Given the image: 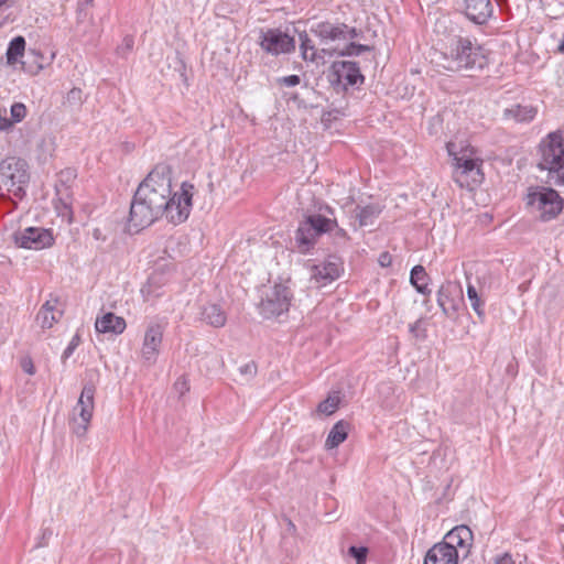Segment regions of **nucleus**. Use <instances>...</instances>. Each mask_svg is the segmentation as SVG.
I'll list each match as a JSON object with an SVG mask.
<instances>
[{"mask_svg":"<svg viewBox=\"0 0 564 564\" xmlns=\"http://www.w3.org/2000/svg\"><path fill=\"white\" fill-rule=\"evenodd\" d=\"M195 187L188 182L180 191L172 192V169L165 163L156 164L139 184L129 212H188Z\"/></svg>","mask_w":564,"mask_h":564,"instance_id":"nucleus-1","label":"nucleus"},{"mask_svg":"<svg viewBox=\"0 0 564 564\" xmlns=\"http://www.w3.org/2000/svg\"><path fill=\"white\" fill-rule=\"evenodd\" d=\"M311 32L325 45L336 43L329 47H323L321 53L325 55L358 56L362 52L370 51V47L355 42H348L357 36L355 28L345 23H332L329 21L318 22L311 28Z\"/></svg>","mask_w":564,"mask_h":564,"instance_id":"nucleus-2","label":"nucleus"},{"mask_svg":"<svg viewBox=\"0 0 564 564\" xmlns=\"http://www.w3.org/2000/svg\"><path fill=\"white\" fill-rule=\"evenodd\" d=\"M441 65L451 72L481 69L487 64L485 50L469 37L455 36L441 52Z\"/></svg>","mask_w":564,"mask_h":564,"instance_id":"nucleus-3","label":"nucleus"},{"mask_svg":"<svg viewBox=\"0 0 564 564\" xmlns=\"http://www.w3.org/2000/svg\"><path fill=\"white\" fill-rule=\"evenodd\" d=\"M538 166L564 182V131L550 132L539 144Z\"/></svg>","mask_w":564,"mask_h":564,"instance_id":"nucleus-4","label":"nucleus"},{"mask_svg":"<svg viewBox=\"0 0 564 564\" xmlns=\"http://www.w3.org/2000/svg\"><path fill=\"white\" fill-rule=\"evenodd\" d=\"M293 300V292L290 286V280L274 282L273 285L265 288L262 292L258 310L263 318L278 317L288 313Z\"/></svg>","mask_w":564,"mask_h":564,"instance_id":"nucleus-5","label":"nucleus"},{"mask_svg":"<svg viewBox=\"0 0 564 564\" xmlns=\"http://www.w3.org/2000/svg\"><path fill=\"white\" fill-rule=\"evenodd\" d=\"M29 182V165L25 160L11 156L0 163V184L14 197L23 198Z\"/></svg>","mask_w":564,"mask_h":564,"instance_id":"nucleus-6","label":"nucleus"},{"mask_svg":"<svg viewBox=\"0 0 564 564\" xmlns=\"http://www.w3.org/2000/svg\"><path fill=\"white\" fill-rule=\"evenodd\" d=\"M95 386L86 383L76 405L73 408L69 416V426L77 437H84L88 431L94 413Z\"/></svg>","mask_w":564,"mask_h":564,"instance_id":"nucleus-7","label":"nucleus"},{"mask_svg":"<svg viewBox=\"0 0 564 564\" xmlns=\"http://www.w3.org/2000/svg\"><path fill=\"white\" fill-rule=\"evenodd\" d=\"M334 225L335 221L323 217L322 214H310L295 232V241L300 252L307 253L315 245L316 238L330 231Z\"/></svg>","mask_w":564,"mask_h":564,"instance_id":"nucleus-8","label":"nucleus"},{"mask_svg":"<svg viewBox=\"0 0 564 564\" xmlns=\"http://www.w3.org/2000/svg\"><path fill=\"white\" fill-rule=\"evenodd\" d=\"M453 160V178L460 187L473 189L482 182L481 160L467 156L466 153L455 154Z\"/></svg>","mask_w":564,"mask_h":564,"instance_id":"nucleus-9","label":"nucleus"},{"mask_svg":"<svg viewBox=\"0 0 564 564\" xmlns=\"http://www.w3.org/2000/svg\"><path fill=\"white\" fill-rule=\"evenodd\" d=\"M15 247L29 250H42L54 243L51 230L42 227H26L19 229L11 235Z\"/></svg>","mask_w":564,"mask_h":564,"instance_id":"nucleus-10","label":"nucleus"},{"mask_svg":"<svg viewBox=\"0 0 564 564\" xmlns=\"http://www.w3.org/2000/svg\"><path fill=\"white\" fill-rule=\"evenodd\" d=\"M525 206L539 212H562L564 200L558 193L550 187L536 186L529 188L525 197Z\"/></svg>","mask_w":564,"mask_h":564,"instance_id":"nucleus-11","label":"nucleus"},{"mask_svg":"<svg viewBox=\"0 0 564 564\" xmlns=\"http://www.w3.org/2000/svg\"><path fill=\"white\" fill-rule=\"evenodd\" d=\"M76 177V170L72 167L64 169L57 174V180L55 183L56 197L53 200L56 212H72L74 207L72 187Z\"/></svg>","mask_w":564,"mask_h":564,"instance_id":"nucleus-12","label":"nucleus"},{"mask_svg":"<svg viewBox=\"0 0 564 564\" xmlns=\"http://www.w3.org/2000/svg\"><path fill=\"white\" fill-rule=\"evenodd\" d=\"M259 45L271 55L288 54L295 50L294 39L279 29L261 31Z\"/></svg>","mask_w":564,"mask_h":564,"instance_id":"nucleus-13","label":"nucleus"},{"mask_svg":"<svg viewBox=\"0 0 564 564\" xmlns=\"http://www.w3.org/2000/svg\"><path fill=\"white\" fill-rule=\"evenodd\" d=\"M330 83L334 86L347 89L348 86L362 84L365 77L356 62L336 61L332 64Z\"/></svg>","mask_w":564,"mask_h":564,"instance_id":"nucleus-14","label":"nucleus"},{"mask_svg":"<svg viewBox=\"0 0 564 564\" xmlns=\"http://www.w3.org/2000/svg\"><path fill=\"white\" fill-rule=\"evenodd\" d=\"M164 326L156 322H151L144 333L141 356L144 362L153 365L160 354L163 340Z\"/></svg>","mask_w":564,"mask_h":564,"instance_id":"nucleus-15","label":"nucleus"},{"mask_svg":"<svg viewBox=\"0 0 564 564\" xmlns=\"http://www.w3.org/2000/svg\"><path fill=\"white\" fill-rule=\"evenodd\" d=\"M462 294L460 286L455 283L447 282L441 285L437 291V304L445 315L451 316L457 312Z\"/></svg>","mask_w":564,"mask_h":564,"instance_id":"nucleus-16","label":"nucleus"},{"mask_svg":"<svg viewBox=\"0 0 564 564\" xmlns=\"http://www.w3.org/2000/svg\"><path fill=\"white\" fill-rule=\"evenodd\" d=\"M458 551L446 543L434 544L425 554L423 564H457Z\"/></svg>","mask_w":564,"mask_h":564,"instance_id":"nucleus-17","label":"nucleus"},{"mask_svg":"<svg viewBox=\"0 0 564 564\" xmlns=\"http://www.w3.org/2000/svg\"><path fill=\"white\" fill-rule=\"evenodd\" d=\"M341 264L336 257H328L323 263L312 268V278L325 285L339 278Z\"/></svg>","mask_w":564,"mask_h":564,"instance_id":"nucleus-18","label":"nucleus"},{"mask_svg":"<svg viewBox=\"0 0 564 564\" xmlns=\"http://www.w3.org/2000/svg\"><path fill=\"white\" fill-rule=\"evenodd\" d=\"M492 12L494 8L490 0H465V14L476 24L486 23Z\"/></svg>","mask_w":564,"mask_h":564,"instance_id":"nucleus-19","label":"nucleus"},{"mask_svg":"<svg viewBox=\"0 0 564 564\" xmlns=\"http://www.w3.org/2000/svg\"><path fill=\"white\" fill-rule=\"evenodd\" d=\"M127 327L124 318L115 315L111 312L105 313L101 317H97L95 328L98 333L119 335Z\"/></svg>","mask_w":564,"mask_h":564,"instance_id":"nucleus-20","label":"nucleus"},{"mask_svg":"<svg viewBox=\"0 0 564 564\" xmlns=\"http://www.w3.org/2000/svg\"><path fill=\"white\" fill-rule=\"evenodd\" d=\"M58 300L52 299L46 301L40 308L36 321L42 328H51L59 321L63 311L57 307Z\"/></svg>","mask_w":564,"mask_h":564,"instance_id":"nucleus-21","label":"nucleus"},{"mask_svg":"<svg viewBox=\"0 0 564 564\" xmlns=\"http://www.w3.org/2000/svg\"><path fill=\"white\" fill-rule=\"evenodd\" d=\"M199 315L200 321L215 328L224 327L227 322L226 312L216 303H208L202 306Z\"/></svg>","mask_w":564,"mask_h":564,"instance_id":"nucleus-22","label":"nucleus"},{"mask_svg":"<svg viewBox=\"0 0 564 564\" xmlns=\"http://www.w3.org/2000/svg\"><path fill=\"white\" fill-rule=\"evenodd\" d=\"M473 541L471 530L464 524L453 528L443 539V543L457 550V547L469 546Z\"/></svg>","mask_w":564,"mask_h":564,"instance_id":"nucleus-23","label":"nucleus"},{"mask_svg":"<svg viewBox=\"0 0 564 564\" xmlns=\"http://www.w3.org/2000/svg\"><path fill=\"white\" fill-rule=\"evenodd\" d=\"M538 113V109L532 105H513L503 110L506 119L513 120L517 123L531 122Z\"/></svg>","mask_w":564,"mask_h":564,"instance_id":"nucleus-24","label":"nucleus"},{"mask_svg":"<svg viewBox=\"0 0 564 564\" xmlns=\"http://www.w3.org/2000/svg\"><path fill=\"white\" fill-rule=\"evenodd\" d=\"M158 218L151 214H128L123 219V231L129 235L139 234L141 230L153 224Z\"/></svg>","mask_w":564,"mask_h":564,"instance_id":"nucleus-25","label":"nucleus"},{"mask_svg":"<svg viewBox=\"0 0 564 564\" xmlns=\"http://www.w3.org/2000/svg\"><path fill=\"white\" fill-rule=\"evenodd\" d=\"M349 430V422L344 420L336 422L326 438V447L329 449L338 447L347 438Z\"/></svg>","mask_w":564,"mask_h":564,"instance_id":"nucleus-26","label":"nucleus"},{"mask_svg":"<svg viewBox=\"0 0 564 564\" xmlns=\"http://www.w3.org/2000/svg\"><path fill=\"white\" fill-rule=\"evenodd\" d=\"M430 276L427 275L424 267L417 264L411 270L410 282L415 290L423 295H429L431 290L429 289Z\"/></svg>","mask_w":564,"mask_h":564,"instance_id":"nucleus-27","label":"nucleus"},{"mask_svg":"<svg viewBox=\"0 0 564 564\" xmlns=\"http://www.w3.org/2000/svg\"><path fill=\"white\" fill-rule=\"evenodd\" d=\"M300 39V50L304 61L316 62L319 58H323L325 54L321 53L313 41L310 39L306 32H302L299 34Z\"/></svg>","mask_w":564,"mask_h":564,"instance_id":"nucleus-28","label":"nucleus"},{"mask_svg":"<svg viewBox=\"0 0 564 564\" xmlns=\"http://www.w3.org/2000/svg\"><path fill=\"white\" fill-rule=\"evenodd\" d=\"M25 51V39L21 35L12 39L7 48V63L12 65L18 61V57L22 56Z\"/></svg>","mask_w":564,"mask_h":564,"instance_id":"nucleus-29","label":"nucleus"},{"mask_svg":"<svg viewBox=\"0 0 564 564\" xmlns=\"http://www.w3.org/2000/svg\"><path fill=\"white\" fill-rule=\"evenodd\" d=\"M467 297L470 301L471 307L477 314V316L482 321L485 318V302L482 301L481 296L478 294L476 288L468 283L467 285Z\"/></svg>","mask_w":564,"mask_h":564,"instance_id":"nucleus-30","label":"nucleus"},{"mask_svg":"<svg viewBox=\"0 0 564 564\" xmlns=\"http://www.w3.org/2000/svg\"><path fill=\"white\" fill-rule=\"evenodd\" d=\"M340 398L338 394H330L317 405V412L325 415L333 414L339 405Z\"/></svg>","mask_w":564,"mask_h":564,"instance_id":"nucleus-31","label":"nucleus"},{"mask_svg":"<svg viewBox=\"0 0 564 564\" xmlns=\"http://www.w3.org/2000/svg\"><path fill=\"white\" fill-rule=\"evenodd\" d=\"M348 553L356 560V564H365L367 560L368 549L364 546H350Z\"/></svg>","mask_w":564,"mask_h":564,"instance_id":"nucleus-32","label":"nucleus"},{"mask_svg":"<svg viewBox=\"0 0 564 564\" xmlns=\"http://www.w3.org/2000/svg\"><path fill=\"white\" fill-rule=\"evenodd\" d=\"M10 113L13 122H20L26 115V108L23 104L15 102L11 106Z\"/></svg>","mask_w":564,"mask_h":564,"instance_id":"nucleus-33","label":"nucleus"},{"mask_svg":"<svg viewBox=\"0 0 564 564\" xmlns=\"http://www.w3.org/2000/svg\"><path fill=\"white\" fill-rule=\"evenodd\" d=\"M80 344V336L78 334H75L73 336V338L70 339L69 344L67 345V347L65 348V350L63 351V355H62V361L65 362L66 359H68L74 350L78 347V345Z\"/></svg>","mask_w":564,"mask_h":564,"instance_id":"nucleus-34","label":"nucleus"},{"mask_svg":"<svg viewBox=\"0 0 564 564\" xmlns=\"http://www.w3.org/2000/svg\"><path fill=\"white\" fill-rule=\"evenodd\" d=\"M173 389L176 393H178L180 397L184 395L187 391H189L188 380L184 376L180 377L175 381Z\"/></svg>","mask_w":564,"mask_h":564,"instance_id":"nucleus-35","label":"nucleus"},{"mask_svg":"<svg viewBox=\"0 0 564 564\" xmlns=\"http://www.w3.org/2000/svg\"><path fill=\"white\" fill-rule=\"evenodd\" d=\"M133 45H134L133 37L130 35H127V36H124L122 44L118 47V53L121 55H126L132 51Z\"/></svg>","mask_w":564,"mask_h":564,"instance_id":"nucleus-36","label":"nucleus"},{"mask_svg":"<svg viewBox=\"0 0 564 564\" xmlns=\"http://www.w3.org/2000/svg\"><path fill=\"white\" fill-rule=\"evenodd\" d=\"M67 101L79 105L83 101V91L79 88H73L67 93Z\"/></svg>","mask_w":564,"mask_h":564,"instance_id":"nucleus-37","label":"nucleus"},{"mask_svg":"<svg viewBox=\"0 0 564 564\" xmlns=\"http://www.w3.org/2000/svg\"><path fill=\"white\" fill-rule=\"evenodd\" d=\"M278 83L286 87H294L301 83V78L299 75H290L279 78Z\"/></svg>","mask_w":564,"mask_h":564,"instance_id":"nucleus-38","label":"nucleus"},{"mask_svg":"<svg viewBox=\"0 0 564 564\" xmlns=\"http://www.w3.org/2000/svg\"><path fill=\"white\" fill-rule=\"evenodd\" d=\"M422 321L417 319L413 324H410V333L413 334L416 338H424L425 337V329L421 327Z\"/></svg>","mask_w":564,"mask_h":564,"instance_id":"nucleus-39","label":"nucleus"},{"mask_svg":"<svg viewBox=\"0 0 564 564\" xmlns=\"http://www.w3.org/2000/svg\"><path fill=\"white\" fill-rule=\"evenodd\" d=\"M12 122L13 121L8 119V117H7V109L0 108V130L1 131L8 130L12 126Z\"/></svg>","mask_w":564,"mask_h":564,"instance_id":"nucleus-40","label":"nucleus"},{"mask_svg":"<svg viewBox=\"0 0 564 564\" xmlns=\"http://www.w3.org/2000/svg\"><path fill=\"white\" fill-rule=\"evenodd\" d=\"M21 368L24 372L28 375H34L35 373V367L33 365V361L30 357H24L21 359Z\"/></svg>","mask_w":564,"mask_h":564,"instance_id":"nucleus-41","label":"nucleus"},{"mask_svg":"<svg viewBox=\"0 0 564 564\" xmlns=\"http://www.w3.org/2000/svg\"><path fill=\"white\" fill-rule=\"evenodd\" d=\"M239 370L242 375L253 377L257 373V365L253 361H251L241 366Z\"/></svg>","mask_w":564,"mask_h":564,"instance_id":"nucleus-42","label":"nucleus"},{"mask_svg":"<svg viewBox=\"0 0 564 564\" xmlns=\"http://www.w3.org/2000/svg\"><path fill=\"white\" fill-rule=\"evenodd\" d=\"M378 263L382 267V268H388L391 265L392 263V256L388 252V251H384V252H381L379 254V258H378Z\"/></svg>","mask_w":564,"mask_h":564,"instance_id":"nucleus-43","label":"nucleus"},{"mask_svg":"<svg viewBox=\"0 0 564 564\" xmlns=\"http://www.w3.org/2000/svg\"><path fill=\"white\" fill-rule=\"evenodd\" d=\"M495 564H516L510 553H503L496 556Z\"/></svg>","mask_w":564,"mask_h":564,"instance_id":"nucleus-44","label":"nucleus"},{"mask_svg":"<svg viewBox=\"0 0 564 564\" xmlns=\"http://www.w3.org/2000/svg\"><path fill=\"white\" fill-rule=\"evenodd\" d=\"M188 215L189 214H171V217L169 218V221L174 224V225L182 224V223H185L187 220Z\"/></svg>","mask_w":564,"mask_h":564,"instance_id":"nucleus-45","label":"nucleus"},{"mask_svg":"<svg viewBox=\"0 0 564 564\" xmlns=\"http://www.w3.org/2000/svg\"><path fill=\"white\" fill-rule=\"evenodd\" d=\"M558 214H541V220L542 221H550L552 219H555Z\"/></svg>","mask_w":564,"mask_h":564,"instance_id":"nucleus-46","label":"nucleus"},{"mask_svg":"<svg viewBox=\"0 0 564 564\" xmlns=\"http://www.w3.org/2000/svg\"><path fill=\"white\" fill-rule=\"evenodd\" d=\"M303 197L310 198L311 197V191L306 188H302L299 192V198L302 199Z\"/></svg>","mask_w":564,"mask_h":564,"instance_id":"nucleus-47","label":"nucleus"},{"mask_svg":"<svg viewBox=\"0 0 564 564\" xmlns=\"http://www.w3.org/2000/svg\"><path fill=\"white\" fill-rule=\"evenodd\" d=\"M93 0H80L79 1V10L82 11L85 7L91 6Z\"/></svg>","mask_w":564,"mask_h":564,"instance_id":"nucleus-48","label":"nucleus"},{"mask_svg":"<svg viewBox=\"0 0 564 564\" xmlns=\"http://www.w3.org/2000/svg\"><path fill=\"white\" fill-rule=\"evenodd\" d=\"M371 214H366V213H362V214H359V217H360V224L364 225L367 220V218L370 216Z\"/></svg>","mask_w":564,"mask_h":564,"instance_id":"nucleus-49","label":"nucleus"},{"mask_svg":"<svg viewBox=\"0 0 564 564\" xmlns=\"http://www.w3.org/2000/svg\"><path fill=\"white\" fill-rule=\"evenodd\" d=\"M11 0H0V9L3 7H10Z\"/></svg>","mask_w":564,"mask_h":564,"instance_id":"nucleus-50","label":"nucleus"},{"mask_svg":"<svg viewBox=\"0 0 564 564\" xmlns=\"http://www.w3.org/2000/svg\"><path fill=\"white\" fill-rule=\"evenodd\" d=\"M288 529L293 532L296 530L295 524L291 520H288Z\"/></svg>","mask_w":564,"mask_h":564,"instance_id":"nucleus-51","label":"nucleus"},{"mask_svg":"<svg viewBox=\"0 0 564 564\" xmlns=\"http://www.w3.org/2000/svg\"><path fill=\"white\" fill-rule=\"evenodd\" d=\"M557 50H558V52L564 54V37L560 42Z\"/></svg>","mask_w":564,"mask_h":564,"instance_id":"nucleus-52","label":"nucleus"},{"mask_svg":"<svg viewBox=\"0 0 564 564\" xmlns=\"http://www.w3.org/2000/svg\"><path fill=\"white\" fill-rule=\"evenodd\" d=\"M94 237H95L96 239H99V238H100V230H99V229H95V230H94Z\"/></svg>","mask_w":564,"mask_h":564,"instance_id":"nucleus-53","label":"nucleus"},{"mask_svg":"<svg viewBox=\"0 0 564 564\" xmlns=\"http://www.w3.org/2000/svg\"><path fill=\"white\" fill-rule=\"evenodd\" d=\"M300 210H301V212H311V209H310L308 207H304V206H302V207L300 208Z\"/></svg>","mask_w":564,"mask_h":564,"instance_id":"nucleus-54","label":"nucleus"},{"mask_svg":"<svg viewBox=\"0 0 564 564\" xmlns=\"http://www.w3.org/2000/svg\"><path fill=\"white\" fill-rule=\"evenodd\" d=\"M69 215V218H68V223L70 224L73 221V214H68Z\"/></svg>","mask_w":564,"mask_h":564,"instance_id":"nucleus-55","label":"nucleus"}]
</instances>
